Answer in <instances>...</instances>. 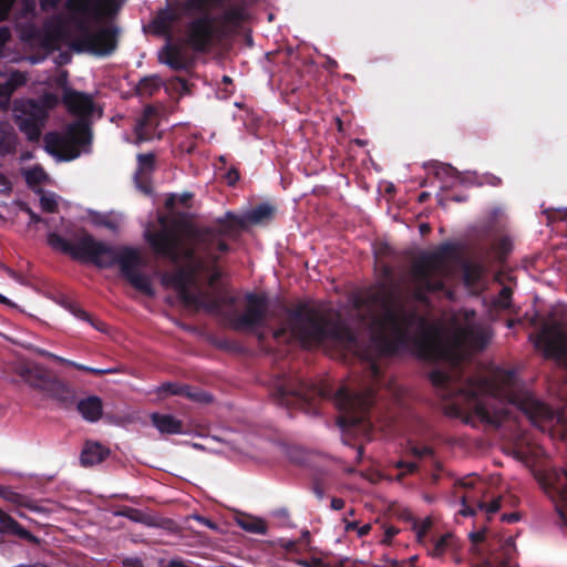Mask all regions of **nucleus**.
Segmentation results:
<instances>
[{
	"label": "nucleus",
	"instance_id": "obj_53",
	"mask_svg": "<svg viewBox=\"0 0 567 567\" xmlns=\"http://www.w3.org/2000/svg\"><path fill=\"white\" fill-rule=\"evenodd\" d=\"M38 352H39L41 355H43V357H47V358L53 359V360H55V361H58V362L66 363V364H69V365H70V362H71L70 360H66V359H64V358H62V357H59V355H56V354H54V353H51V352L45 351V350H38Z\"/></svg>",
	"mask_w": 567,
	"mask_h": 567
},
{
	"label": "nucleus",
	"instance_id": "obj_56",
	"mask_svg": "<svg viewBox=\"0 0 567 567\" xmlns=\"http://www.w3.org/2000/svg\"><path fill=\"white\" fill-rule=\"evenodd\" d=\"M60 0H40L41 9L44 11H49L54 9Z\"/></svg>",
	"mask_w": 567,
	"mask_h": 567
},
{
	"label": "nucleus",
	"instance_id": "obj_24",
	"mask_svg": "<svg viewBox=\"0 0 567 567\" xmlns=\"http://www.w3.org/2000/svg\"><path fill=\"white\" fill-rule=\"evenodd\" d=\"M457 548L458 544L454 535L447 533L435 540L433 548L430 550V555L434 558H440L450 551H455Z\"/></svg>",
	"mask_w": 567,
	"mask_h": 567
},
{
	"label": "nucleus",
	"instance_id": "obj_19",
	"mask_svg": "<svg viewBox=\"0 0 567 567\" xmlns=\"http://www.w3.org/2000/svg\"><path fill=\"white\" fill-rule=\"evenodd\" d=\"M63 102L68 110L78 115H89L93 111V101L89 95L65 89Z\"/></svg>",
	"mask_w": 567,
	"mask_h": 567
},
{
	"label": "nucleus",
	"instance_id": "obj_29",
	"mask_svg": "<svg viewBox=\"0 0 567 567\" xmlns=\"http://www.w3.org/2000/svg\"><path fill=\"white\" fill-rule=\"evenodd\" d=\"M280 395L282 396V403L289 404V396H295L300 403H306L311 394L309 393V390L305 388V385H301L298 390L285 385L280 388Z\"/></svg>",
	"mask_w": 567,
	"mask_h": 567
},
{
	"label": "nucleus",
	"instance_id": "obj_21",
	"mask_svg": "<svg viewBox=\"0 0 567 567\" xmlns=\"http://www.w3.org/2000/svg\"><path fill=\"white\" fill-rule=\"evenodd\" d=\"M102 401L97 396H89L78 403V410L89 422H95L102 416Z\"/></svg>",
	"mask_w": 567,
	"mask_h": 567
},
{
	"label": "nucleus",
	"instance_id": "obj_9",
	"mask_svg": "<svg viewBox=\"0 0 567 567\" xmlns=\"http://www.w3.org/2000/svg\"><path fill=\"white\" fill-rule=\"evenodd\" d=\"M87 123L79 120L69 125L64 134H48L45 150L59 161H71L80 156L82 148L90 143Z\"/></svg>",
	"mask_w": 567,
	"mask_h": 567
},
{
	"label": "nucleus",
	"instance_id": "obj_11",
	"mask_svg": "<svg viewBox=\"0 0 567 567\" xmlns=\"http://www.w3.org/2000/svg\"><path fill=\"white\" fill-rule=\"evenodd\" d=\"M13 117L19 130L25 134L28 140L38 141L40 138L47 117L45 110L35 100L14 101Z\"/></svg>",
	"mask_w": 567,
	"mask_h": 567
},
{
	"label": "nucleus",
	"instance_id": "obj_17",
	"mask_svg": "<svg viewBox=\"0 0 567 567\" xmlns=\"http://www.w3.org/2000/svg\"><path fill=\"white\" fill-rule=\"evenodd\" d=\"M27 80V74L20 71H11L8 74L0 73V109L8 107L11 95L23 86Z\"/></svg>",
	"mask_w": 567,
	"mask_h": 567
},
{
	"label": "nucleus",
	"instance_id": "obj_23",
	"mask_svg": "<svg viewBox=\"0 0 567 567\" xmlns=\"http://www.w3.org/2000/svg\"><path fill=\"white\" fill-rule=\"evenodd\" d=\"M0 530L21 538L30 539L32 535L23 528L13 517L0 508Z\"/></svg>",
	"mask_w": 567,
	"mask_h": 567
},
{
	"label": "nucleus",
	"instance_id": "obj_13",
	"mask_svg": "<svg viewBox=\"0 0 567 567\" xmlns=\"http://www.w3.org/2000/svg\"><path fill=\"white\" fill-rule=\"evenodd\" d=\"M158 61L173 71H187L194 63L192 53L182 44L167 42L158 51Z\"/></svg>",
	"mask_w": 567,
	"mask_h": 567
},
{
	"label": "nucleus",
	"instance_id": "obj_15",
	"mask_svg": "<svg viewBox=\"0 0 567 567\" xmlns=\"http://www.w3.org/2000/svg\"><path fill=\"white\" fill-rule=\"evenodd\" d=\"M460 487L466 489L464 494L460 495V499L462 501L463 508L460 511V514L467 516L473 515L474 509L473 506H477L478 508H483V501L480 498L478 494L483 493L484 485L476 477H467L460 481Z\"/></svg>",
	"mask_w": 567,
	"mask_h": 567
},
{
	"label": "nucleus",
	"instance_id": "obj_47",
	"mask_svg": "<svg viewBox=\"0 0 567 567\" xmlns=\"http://www.w3.org/2000/svg\"><path fill=\"white\" fill-rule=\"evenodd\" d=\"M172 86H173V89L178 91L181 94H186L189 92L187 82L179 78L174 80V82L172 83Z\"/></svg>",
	"mask_w": 567,
	"mask_h": 567
},
{
	"label": "nucleus",
	"instance_id": "obj_41",
	"mask_svg": "<svg viewBox=\"0 0 567 567\" xmlns=\"http://www.w3.org/2000/svg\"><path fill=\"white\" fill-rule=\"evenodd\" d=\"M158 392L182 395V393H184V385L177 383H165L158 388Z\"/></svg>",
	"mask_w": 567,
	"mask_h": 567
},
{
	"label": "nucleus",
	"instance_id": "obj_61",
	"mask_svg": "<svg viewBox=\"0 0 567 567\" xmlns=\"http://www.w3.org/2000/svg\"><path fill=\"white\" fill-rule=\"evenodd\" d=\"M228 183L234 184L238 179V174L236 172L228 174Z\"/></svg>",
	"mask_w": 567,
	"mask_h": 567
},
{
	"label": "nucleus",
	"instance_id": "obj_38",
	"mask_svg": "<svg viewBox=\"0 0 567 567\" xmlns=\"http://www.w3.org/2000/svg\"><path fill=\"white\" fill-rule=\"evenodd\" d=\"M20 210L25 213L29 216V219H30L29 225L42 223L48 227L50 226L49 218H41L31 208H29L25 204L20 205Z\"/></svg>",
	"mask_w": 567,
	"mask_h": 567
},
{
	"label": "nucleus",
	"instance_id": "obj_22",
	"mask_svg": "<svg viewBox=\"0 0 567 567\" xmlns=\"http://www.w3.org/2000/svg\"><path fill=\"white\" fill-rule=\"evenodd\" d=\"M109 455V450L99 443L89 442L81 453V463L84 466H92L101 463Z\"/></svg>",
	"mask_w": 567,
	"mask_h": 567
},
{
	"label": "nucleus",
	"instance_id": "obj_12",
	"mask_svg": "<svg viewBox=\"0 0 567 567\" xmlns=\"http://www.w3.org/2000/svg\"><path fill=\"white\" fill-rule=\"evenodd\" d=\"M535 347L548 358L567 363V333L555 322H546L535 339Z\"/></svg>",
	"mask_w": 567,
	"mask_h": 567
},
{
	"label": "nucleus",
	"instance_id": "obj_3",
	"mask_svg": "<svg viewBox=\"0 0 567 567\" xmlns=\"http://www.w3.org/2000/svg\"><path fill=\"white\" fill-rule=\"evenodd\" d=\"M431 380L434 385L446 390L445 396L455 392V400L446 412L466 422L497 425L508 414L507 405L522 410L534 423L554 417L553 411L527 392L509 371L496 370L487 377L470 378L463 383L458 371L437 369L431 373Z\"/></svg>",
	"mask_w": 567,
	"mask_h": 567
},
{
	"label": "nucleus",
	"instance_id": "obj_40",
	"mask_svg": "<svg viewBox=\"0 0 567 567\" xmlns=\"http://www.w3.org/2000/svg\"><path fill=\"white\" fill-rule=\"evenodd\" d=\"M183 396H186L193 401L196 402H207L209 401V398L206 393L194 391L189 386L184 385V393H182Z\"/></svg>",
	"mask_w": 567,
	"mask_h": 567
},
{
	"label": "nucleus",
	"instance_id": "obj_64",
	"mask_svg": "<svg viewBox=\"0 0 567 567\" xmlns=\"http://www.w3.org/2000/svg\"><path fill=\"white\" fill-rule=\"evenodd\" d=\"M104 371H105V374H111V373L120 372V369L118 368H109V369H104Z\"/></svg>",
	"mask_w": 567,
	"mask_h": 567
},
{
	"label": "nucleus",
	"instance_id": "obj_37",
	"mask_svg": "<svg viewBox=\"0 0 567 567\" xmlns=\"http://www.w3.org/2000/svg\"><path fill=\"white\" fill-rule=\"evenodd\" d=\"M37 103L45 110V117H48L49 111L59 104V97L54 93H47L41 97V100L37 101Z\"/></svg>",
	"mask_w": 567,
	"mask_h": 567
},
{
	"label": "nucleus",
	"instance_id": "obj_44",
	"mask_svg": "<svg viewBox=\"0 0 567 567\" xmlns=\"http://www.w3.org/2000/svg\"><path fill=\"white\" fill-rule=\"evenodd\" d=\"M346 529L347 530L357 529L359 536H364V535H367L370 532L371 525L370 524H364V525L359 527L355 522H352V523H347Z\"/></svg>",
	"mask_w": 567,
	"mask_h": 567
},
{
	"label": "nucleus",
	"instance_id": "obj_59",
	"mask_svg": "<svg viewBox=\"0 0 567 567\" xmlns=\"http://www.w3.org/2000/svg\"><path fill=\"white\" fill-rule=\"evenodd\" d=\"M167 567H189L186 563L179 559H172Z\"/></svg>",
	"mask_w": 567,
	"mask_h": 567
},
{
	"label": "nucleus",
	"instance_id": "obj_33",
	"mask_svg": "<svg viewBox=\"0 0 567 567\" xmlns=\"http://www.w3.org/2000/svg\"><path fill=\"white\" fill-rule=\"evenodd\" d=\"M66 308L74 317L90 322L96 330L104 331V324L100 321L93 320L83 309L73 303H68Z\"/></svg>",
	"mask_w": 567,
	"mask_h": 567
},
{
	"label": "nucleus",
	"instance_id": "obj_30",
	"mask_svg": "<svg viewBox=\"0 0 567 567\" xmlns=\"http://www.w3.org/2000/svg\"><path fill=\"white\" fill-rule=\"evenodd\" d=\"M484 276V268L477 264H467L464 267V280L468 287H476Z\"/></svg>",
	"mask_w": 567,
	"mask_h": 567
},
{
	"label": "nucleus",
	"instance_id": "obj_20",
	"mask_svg": "<svg viewBox=\"0 0 567 567\" xmlns=\"http://www.w3.org/2000/svg\"><path fill=\"white\" fill-rule=\"evenodd\" d=\"M153 425L162 434H182L184 433L183 422L172 414L153 413L151 415Z\"/></svg>",
	"mask_w": 567,
	"mask_h": 567
},
{
	"label": "nucleus",
	"instance_id": "obj_55",
	"mask_svg": "<svg viewBox=\"0 0 567 567\" xmlns=\"http://www.w3.org/2000/svg\"><path fill=\"white\" fill-rule=\"evenodd\" d=\"M192 518L196 519L197 522H199L200 524L207 526L210 529L216 530L218 528L215 523H213L210 519H208L206 517H203V516H199V515H193Z\"/></svg>",
	"mask_w": 567,
	"mask_h": 567
},
{
	"label": "nucleus",
	"instance_id": "obj_45",
	"mask_svg": "<svg viewBox=\"0 0 567 567\" xmlns=\"http://www.w3.org/2000/svg\"><path fill=\"white\" fill-rule=\"evenodd\" d=\"M398 468H404L405 471L398 475V480H401L405 473H412L416 470V464L412 462H398L395 464Z\"/></svg>",
	"mask_w": 567,
	"mask_h": 567
},
{
	"label": "nucleus",
	"instance_id": "obj_52",
	"mask_svg": "<svg viewBox=\"0 0 567 567\" xmlns=\"http://www.w3.org/2000/svg\"><path fill=\"white\" fill-rule=\"evenodd\" d=\"M10 190H11L10 181L7 178V176H4L3 174L0 173V194H7Z\"/></svg>",
	"mask_w": 567,
	"mask_h": 567
},
{
	"label": "nucleus",
	"instance_id": "obj_2",
	"mask_svg": "<svg viewBox=\"0 0 567 567\" xmlns=\"http://www.w3.org/2000/svg\"><path fill=\"white\" fill-rule=\"evenodd\" d=\"M159 230H145L153 250L184 267L162 276V285L178 292L186 307L220 312L226 300L214 287L219 274L214 268L218 258L228 251L225 238H233L245 227L244 217L227 213L216 230H197L184 217L161 216Z\"/></svg>",
	"mask_w": 567,
	"mask_h": 567
},
{
	"label": "nucleus",
	"instance_id": "obj_46",
	"mask_svg": "<svg viewBox=\"0 0 567 567\" xmlns=\"http://www.w3.org/2000/svg\"><path fill=\"white\" fill-rule=\"evenodd\" d=\"M14 0H0V21L4 20L13 4Z\"/></svg>",
	"mask_w": 567,
	"mask_h": 567
},
{
	"label": "nucleus",
	"instance_id": "obj_35",
	"mask_svg": "<svg viewBox=\"0 0 567 567\" xmlns=\"http://www.w3.org/2000/svg\"><path fill=\"white\" fill-rule=\"evenodd\" d=\"M154 159H155V157H154V154H152V153L137 155L138 169L136 172V178L140 175H142L144 173H148L153 169Z\"/></svg>",
	"mask_w": 567,
	"mask_h": 567
},
{
	"label": "nucleus",
	"instance_id": "obj_5",
	"mask_svg": "<svg viewBox=\"0 0 567 567\" xmlns=\"http://www.w3.org/2000/svg\"><path fill=\"white\" fill-rule=\"evenodd\" d=\"M48 244L75 259L90 261L101 268L118 264L122 274L135 289L147 296L155 295L151 278L138 269L142 259L135 249L112 247L95 240L89 234L81 235L72 243L52 231L48 234Z\"/></svg>",
	"mask_w": 567,
	"mask_h": 567
},
{
	"label": "nucleus",
	"instance_id": "obj_25",
	"mask_svg": "<svg viewBox=\"0 0 567 567\" xmlns=\"http://www.w3.org/2000/svg\"><path fill=\"white\" fill-rule=\"evenodd\" d=\"M274 214V207L268 204H261L256 208L247 212L244 216L246 223L259 224L269 218H271Z\"/></svg>",
	"mask_w": 567,
	"mask_h": 567
},
{
	"label": "nucleus",
	"instance_id": "obj_28",
	"mask_svg": "<svg viewBox=\"0 0 567 567\" xmlns=\"http://www.w3.org/2000/svg\"><path fill=\"white\" fill-rule=\"evenodd\" d=\"M1 498L18 507H27L32 511H39V507L34 506L28 497L12 491L10 487H6Z\"/></svg>",
	"mask_w": 567,
	"mask_h": 567
},
{
	"label": "nucleus",
	"instance_id": "obj_62",
	"mask_svg": "<svg viewBox=\"0 0 567 567\" xmlns=\"http://www.w3.org/2000/svg\"><path fill=\"white\" fill-rule=\"evenodd\" d=\"M126 516H128L130 518L134 519V520H138V513L136 511H130V513L125 514Z\"/></svg>",
	"mask_w": 567,
	"mask_h": 567
},
{
	"label": "nucleus",
	"instance_id": "obj_6",
	"mask_svg": "<svg viewBox=\"0 0 567 567\" xmlns=\"http://www.w3.org/2000/svg\"><path fill=\"white\" fill-rule=\"evenodd\" d=\"M221 0H183L176 10L188 14L202 11L187 27V43L197 51H204L221 38L235 31L246 19L245 8L240 4L228 6L219 14H213Z\"/></svg>",
	"mask_w": 567,
	"mask_h": 567
},
{
	"label": "nucleus",
	"instance_id": "obj_27",
	"mask_svg": "<svg viewBox=\"0 0 567 567\" xmlns=\"http://www.w3.org/2000/svg\"><path fill=\"white\" fill-rule=\"evenodd\" d=\"M16 146V135L7 123H0V154L10 153Z\"/></svg>",
	"mask_w": 567,
	"mask_h": 567
},
{
	"label": "nucleus",
	"instance_id": "obj_49",
	"mask_svg": "<svg viewBox=\"0 0 567 567\" xmlns=\"http://www.w3.org/2000/svg\"><path fill=\"white\" fill-rule=\"evenodd\" d=\"M509 298H511V289L508 288H504L502 291H501V295H499V298L497 300V303L502 307V308H506L509 306Z\"/></svg>",
	"mask_w": 567,
	"mask_h": 567
},
{
	"label": "nucleus",
	"instance_id": "obj_14",
	"mask_svg": "<svg viewBox=\"0 0 567 567\" xmlns=\"http://www.w3.org/2000/svg\"><path fill=\"white\" fill-rule=\"evenodd\" d=\"M266 312V299L262 296L248 295L245 311L238 317L237 324L239 328L255 330L262 324Z\"/></svg>",
	"mask_w": 567,
	"mask_h": 567
},
{
	"label": "nucleus",
	"instance_id": "obj_4",
	"mask_svg": "<svg viewBox=\"0 0 567 567\" xmlns=\"http://www.w3.org/2000/svg\"><path fill=\"white\" fill-rule=\"evenodd\" d=\"M279 340L298 341L305 348L321 347L326 351L338 350L371 359L364 353L357 338L331 312L312 306H300L288 318L285 327L274 332Z\"/></svg>",
	"mask_w": 567,
	"mask_h": 567
},
{
	"label": "nucleus",
	"instance_id": "obj_54",
	"mask_svg": "<svg viewBox=\"0 0 567 567\" xmlns=\"http://www.w3.org/2000/svg\"><path fill=\"white\" fill-rule=\"evenodd\" d=\"M190 198V195L189 194H185V195H182V196H175V195H172L168 199H167V206H174L176 204V202H181V203H186L188 199Z\"/></svg>",
	"mask_w": 567,
	"mask_h": 567
},
{
	"label": "nucleus",
	"instance_id": "obj_57",
	"mask_svg": "<svg viewBox=\"0 0 567 567\" xmlns=\"http://www.w3.org/2000/svg\"><path fill=\"white\" fill-rule=\"evenodd\" d=\"M398 532L399 530L395 527H388L385 529V538L383 542L389 543L391 540V538L398 534Z\"/></svg>",
	"mask_w": 567,
	"mask_h": 567
},
{
	"label": "nucleus",
	"instance_id": "obj_39",
	"mask_svg": "<svg viewBox=\"0 0 567 567\" xmlns=\"http://www.w3.org/2000/svg\"><path fill=\"white\" fill-rule=\"evenodd\" d=\"M174 19H175V16L172 12H169V11L162 12L155 20V25L158 29V31L166 32V30L169 28L168 20H174Z\"/></svg>",
	"mask_w": 567,
	"mask_h": 567
},
{
	"label": "nucleus",
	"instance_id": "obj_31",
	"mask_svg": "<svg viewBox=\"0 0 567 567\" xmlns=\"http://www.w3.org/2000/svg\"><path fill=\"white\" fill-rule=\"evenodd\" d=\"M24 178L30 186H38L48 179V175L40 166H33L23 172Z\"/></svg>",
	"mask_w": 567,
	"mask_h": 567
},
{
	"label": "nucleus",
	"instance_id": "obj_26",
	"mask_svg": "<svg viewBox=\"0 0 567 567\" xmlns=\"http://www.w3.org/2000/svg\"><path fill=\"white\" fill-rule=\"evenodd\" d=\"M237 524L246 532L265 535L267 533L266 523L258 517L245 516L237 519Z\"/></svg>",
	"mask_w": 567,
	"mask_h": 567
},
{
	"label": "nucleus",
	"instance_id": "obj_36",
	"mask_svg": "<svg viewBox=\"0 0 567 567\" xmlns=\"http://www.w3.org/2000/svg\"><path fill=\"white\" fill-rule=\"evenodd\" d=\"M432 526V520L430 518H424L420 522H415L413 525V529L415 532L416 538L419 543H422L425 535L430 530Z\"/></svg>",
	"mask_w": 567,
	"mask_h": 567
},
{
	"label": "nucleus",
	"instance_id": "obj_60",
	"mask_svg": "<svg viewBox=\"0 0 567 567\" xmlns=\"http://www.w3.org/2000/svg\"><path fill=\"white\" fill-rule=\"evenodd\" d=\"M58 84L63 86L64 90L66 89L65 85H66V73L65 72H61V74L59 75L58 78Z\"/></svg>",
	"mask_w": 567,
	"mask_h": 567
},
{
	"label": "nucleus",
	"instance_id": "obj_50",
	"mask_svg": "<svg viewBox=\"0 0 567 567\" xmlns=\"http://www.w3.org/2000/svg\"><path fill=\"white\" fill-rule=\"evenodd\" d=\"M411 453L414 456L423 457V456H426V455H431L432 454V450L429 446H423V447L412 446L411 447Z\"/></svg>",
	"mask_w": 567,
	"mask_h": 567
},
{
	"label": "nucleus",
	"instance_id": "obj_7",
	"mask_svg": "<svg viewBox=\"0 0 567 567\" xmlns=\"http://www.w3.org/2000/svg\"><path fill=\"white\" fill-rule=\"evenodd\" d=\"M125 0H68L72 18L79 23V34L71 47L79 52L110 54L115 49V34L99 25L101 19L115 13Z\"/></svg>",
	"mask_w": 567,
	"mask_h": 567
},
{
	"label": "nucleus",
	"instance_id": "obj_16",
	"mask_svg": "<svg viewBox=\"0 0 567 567\" xmlns=\"http://www.w3.org/2000/svg\"><path fill=\"white\" fill-rule=\"evenodd\" d=\"M157 124L158 120L156 111L151 106L145 107L143 114L137 120L134 127V143L138 145L141 143L153 140L155 136H158L156 134Z\"/></svg>",
	"mask_w": 567,
	"mask_h": 567
},
{
	"label": "nucleus",
	"instance_id": "obj_63",
	"mask_svg": "<svg viewBox=\"0 0 567 567\" xmlns=\"http://www.w3.org/2000/svg\"><path fill=\"white\" fill-rule=\"evenodd\" d=\"M370 370H371V375L373 378H375L379 374V370H378V368H377V365L374 363H371Z\"/></svg>",
	"mask_w": 567,
	"mask_h": 567
},
{
	"label": "nucleus",
	"instance_id": "obj_43",
	"mask_svg": "<svg viewBox=\"0 0 567 567\" xmlns=\"http://www.w3.org/2000/svg\"><path fill=\"white\" fill-rule=\"evenodd\" d=\"M297 564L301 567H328L320 558L300 559Z\"/></svg>",
	"mask_w": 567,
	"mask_h": 567
},
{
	"label": "nucleus",
	"instance_id": "obj_1",
	"mask_svg": "<svg viewBox=\"0 0 567 567\" xmlns=\"http://www.w3.org/2000/svg\"><path fill=\"white\" fill-rule=\"evenodd\" d=\"M449 267L447 247L425 254L412 268V298L382 290L359 310L378 353L411 348L424 359L444 361L454 367L471 351L487 343L488 329L476 322L473 311L457 312L445 323L435 324L416 311L415 303L425 302V291L443 287L442 279Z\"/></svg>",
	"mask_w": 567,
	"mask_h": 567
},
{
	"label": "nucleus",
	"instance_id": "obj_10",
	"mask_svg": "<svg viewBox=\"0 0 567 567\" xmlns=\"http://www.w3.org/2000/svg\"><path fill=\"white\" fill-rule=\"evenodd\" d=\"M16 373L30 386L39 390L43 395L56 401H68L72 396V390L60 379L40 365L21 364L17 367Z\"/></svg>",
	"mask_w": 567,
	"mask_h": 567
},
{
	"label": "nucleus",
	"instance_id": "obj_58",
	"mask_svg": "<svg viewBox=\"0 0 567 567\" xmlns=\"http://www.w3.org/2000/svg\"><path fill=\"white\" fill-rule=\"evenodd\" d=\"M343 506H344L343 499H341V498H332L331 499V507L333 509L339 511V509L343 508Z\"/></svg>",
	"mask_w": 567,
	"mask_h": 567
},
{
	"label": "nucleus",
	"instance_id": "obj_42",
	"mask_svg": "<svg viewBox=\"0 0 567 567\" xmlns=\"http://www.w3.org/2000/svg\"><path fill=\"white\" fill-rule=\"evenodd\" d=\"M470 538L473 543V550L477 554H481V549L478 547V544L482 543L485 539V532L478 530L470 534Z\"/></svg>",
	"mask_w": 567,
	"mask_h": 567
},
{
	"label": "nucleus",
	"instance_id": "obj_18",
	"mask_svg": "<svg viewBox=\"0 0 567 567\" xmlns=\"http://www.w3.org/2000/svg\"><path fill=\"white\" fill-rule=\"evenodd\" d=\"M542 485L550 497H558L567 504V473L551 470L543 478Z\"/></svg>",
	"mask_w": 567,
	"mask_h": 567
},
{
	"label": "nucleus",
	"instance_id": "obj_8",
	"mask_svg": "<svg viewBox=\"0 0 567 567\" xmlns=\"http://www.w3.org/2000/svg\"><path fill=\"white\" fill-rule=\"evenodd\" d=\"M373 390L367 385L341 386L334 395V404L340 412L338 424L346 429L362 423L373 402Z\"/></svg>",
	"mask_w": 567,
	"mask_h": 567
},
{
	"label": "nucleus",
	"instance_id": "obj_34",
	"mask_svg": "<svg viewBox=\"0 0 567 567\" xmlns=\"http://www.w3.org/2000/svg\"><path fill=\"white\" fill-rule=\"evenodd\" d=\"M162 85V80L159 76L154 75L150 78H145L140 82L138 91L142 94H153L154 91L158 90Z\"/></svg>",
	"mask_w": 567,
	"mask_h": 567
},
{
	"label": "nucleus",
	"instance_id": "obj_51",
	"mask_svg": "<svg viewBox=\"0 0 567 567\" xmlns=\"http://www.w3.org/2000/svg\"><path fill=\"white\" fill-rule=\"evenodd\" d=\"M499 508H501V499L496 498V499H493L488 505H485L483 503V508L482 509H485L488 514H494Z\"/></svg>",
	"mask_w": 567,
	"mask_h": 567
},
{
	"label": "nucleus",
	"instance_id": "obj_32",
	"mask_svg": "<svg viewBox=\"0 0 567 567\" xmlns=\"http://www.w3.org/2000/svg\"><path fill=\"white\" fill-rule=\"evenodd\" d=\"M59 196L54 193L42 192L40 195V207L44 213H55L59 206Z\"/></svg>",
	"mask_w": 567,
	"mask_h": 567
},
{
	"label": "nucleus",
	"instance_id": "obj_48",
	"mask_svg": "<svg viewBox=\"0 0 567 567\" xmlns=\"http://www.w3.org/2000/svg\"><path fill=\"white\" fill-rule=\"evenodd\" d=\"M70 365L74 367V368H76L79 370H82V371L91 372L93 374H97V375L105 374L104 369H95V368L86 367V365H83V364H79L76 362H70Z\"/></svg>",
	"mask_w": 567,
	"mask_h": 567
}]
</instances>
